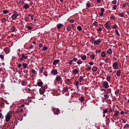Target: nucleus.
<instances>
[{"mask_svg": "<svg viewBox=\"0 0 129 129\" xmlns=\"http://www.w3.org/2000/svg\"><path fill=\"white\" fill-rule=\"evenodd\" d=\"M13 113V112L11 111H9L8 113L7 116H6V120L7 122L10 121L11 119V115H12V114Z\"/></svg>", "mask_w": 129, "mask_h": 129, "instance_id": "nucleus-1", "label": "nucleus"}, {"mask_svg": "<svg viewBox=\"0 0 129 129\" xmlns=\"http://www.w3.org/2000/svg\"><path fill=\"white\" fill-rule=\"evenodd\" d=\"M18 16H20V14L17 13V11H15L14 14L12 15V16H11V18L13 20H16V19H17Z\"/></svg>", "mask_w": 129, "mask_h": 129, "instance_id": "nucleus-2", "label": "nucleus"}, {"mask_svg": "<svg viewBox=\"0 0 129 129\" xmlns=\"http://www.w3.org/2000/svg\"><path fill=\"white\" fill-rule=\"evenodd\" d=\"M105 28H106V29H109L110 30L111 29L110 28V22L107 21L106 24H105Z\"/></svg>", "mask_w": 129, "mask_h": 129, "instance_id": "nucleus-3", "label": "nucleus"}, {"mask_svg": "<svg viewBox=\"0 0 129 129\" xmlns=\"http://www.w3.org/2000/svg\"><path fill=\"white\" fill-rule=\"evenodd\" d=\"M103 87L104 88L107 89L108 87H109V86L108 85V82H103L102 83Z\"/></svg>", "mask_w": 129, "mask_h": 129, "instance_id": "nucleus-4", "label": "nucleus"}, {"mask_svg": "<svg viewBox=\"0 0 129 129\" xmlns=\"http://www.w3.org/2000/svg\"><path fill=\"white\" fill-rule=\"evenodd\" d=\"M21 55L22 57L20 59L21 61H24V60H25V59H27V58H28V56H25V53H22Z\"/></svg>", "mask_w": 129, "mask_h": 129, "instance_id": "nucleus-5", "label": "nucleus"}, {"mask_svg": "<svg viewBox=\"0 0 129 129\" xmlns=\"http://www.w3.org/2000/svg\"><path fill=\"white\" fill-rule=\"evenodd\" d=\"M100 42H101V40H100V39H97V40H95L93 43L94 45L99 46Z\"/></svg>", "mask_w": 129, "mask_h": 129, "instance_id": "nucleus-6", "label": "nucleus"}, {"mask_svg": "<svg viewBox=\"0 0 129 129\" xmlns=\"http://www.w3.org/2000/svg\"><path fill=\"white\" fill-rule=\"evenodd\" d=\"M55 81H62V78L59 76H57L55 78Z\"/></svg>", "mask_w": 129, "mask_h": 129, "instance_id": "nucleus-7", "label": "nucleus"}, {"mask_svg": "<svg viewBox=\"0 0 129 129\" xmlns=\"http://www.w3.org/2000/svg\"><path fill=\"white\" fill-rule=\"evenodd\" d=\"M51 73L52 75H57V74H58V72L57 71V70H53Z\"/></svg>", "mask_w": 129, "mask_h": 129, "instance_id": "nucleus-8", "label": "nucleus"}, {"mask_svg": "<svg viewBox=\"0 0 129 129\" xmlns=\"http://www.w3.org/2000/svg\"><path fill=\"white\" fill-rule=\"evenodd\" d=\"M113 68L114 69H117V68H118V67L117 66V63L114 62L113 64Z\"/></svg>", "mask_w": 129, "mask_h": 129, "instance_id": "nucleus-9", "label": "nucleus"}, {"mask_svg": "<svg viewBox=\"0 0 129 129\" xmlns=\"http://www.w3.org/2000/svg\"><path fill=\"white\" fill-rule=\"evenodd\" d=\"M44 92H45V90L42 88L39 89L40 94H44Z\"/></svg>", "mask_w": 129, "mask_h": 129, "instance_id": "nucleus-10", "label": "nucleus"}, {"mask_svg": "<svg viewBox=\"0 0 129 129\" xmlns=\"http://www.w3.org/2000/svg\"><path fill=\"white\" fill-rule=\"evenodd\" d=\"M53 111L54 114H58V113H59V110H58L57 109H53Z\"/></svg>", "mask_w": 129, "mask_h": 129, "instance_id": "nucleus-11", "label": "nucleus"}, {"mask_svg": "<svg viewBox=\"0 0 129 129\" xmlns=\"http://www.w3.org/2000/svg\"><path fill=\"white\" fill-rule=\"evenodd\" d=\"M65 83H66L67 84H71V80H70V79H67L65 81Z\"/></svg>", "mask_w": 129, "mask_h": 129, "instance_id": "nucleus-12", "label": "nucleus"}, {"mask_svg": "<svg viewBox=\"0 0 129 129\" xmlns=\"http://www.w3.org/2000/svg\"><path fill=\"white\" fill-rule=\"evenodd\" d=\"M23 8L24 9H29V8H30V6H29V5L25 4L24 6H23Z\"/></svg>", "mask_w": 129, "mask_h": 129, "instance_id": "nucleus-13", "label": "nucleus"}, {"mask_svg": "<svg viewBox=\"0 0 129 129\" xmlns=\"http://www.w3.org/2000/svg\"><path fill=\"white\" fill-rule=\"evenodd\" d=\"M104 97L105 100H106V99H108V98H109V96H108V95H107V93L104 95Z\"/></svg>", "mask_w": 129, "mask_h": 129, "instance_id": "nucleus-14", "label": "nucleus"}, {"mask_svg": "<svg viewBox=\"0 0 129 129\" xmlns=\"http://www.w3.org/2000/svg\"><path fill=\"white\" fill-rule=\"evenodd\" d=\"M58 63H59V60L55 59L54 60L52 64L53 65H56V64H58Z\"/></svg>", "mask_w": 129, "mask_h": 129, "instance_id": "nucleus-15", "label": "nucleus"}, {"mask_svg": "<svg viewBox=\"0 0 129 129\" xmlns=\"http://www.w3.org/2000/svg\"><path fill=\"white\" fill-rule=\"evenodd\" d=\"M107 54H108L109 55H111V54H112V50H111V49H109L107 51Z\"/></svg>", "mask_w": 129, "mask_h": 129, "instance_id": "nucleus-16", "label": "nucleus"}, {"mask_svg": "<svg viewBox=\"0 0 129 129\" xmlns=\"http://www.w3.org/2000/svg\"><path fill=\"white\" fill-rule=\"evenodd\" d=\"M83 79H84V76H80L79 78V81H80V82H82V81H83Z\"/></svg>", "mask_w": 129, "mask_h": 129, "instance_id": "nucleus-17", "label": "nucleus"}, {"mask_svg": "<svg viewBox=\"0 0 129 129\" xmlns=\"http://www.w3.org/2000/svg\"><path fill=\"white\" fill-rule=\"evenodd\" d=\"M63 26V24H58L57 25V28L58 29V30H60V28H61V27H62Z\"/></svg>", "mask_w": 129, "mask_h": 129, "instance_id": "nucleus-18", "label": "nucleus"}, {"mask_svg": "<svg viewBox=\"0 0 129 129\" xmlns=\"http://www.w3.org/2000/svg\"><path fill=\"white\" fill-rule=\"evenodd\" d=\"M118 114H119V111H116L115 112V113H114V116H115V117H116V116H118Z\"/></svg>", "mask_w": 129, "mask_h": 129, "instance_id": "nucleus-19", "label": "nucleus"}, {"mask_svg": "<svg viewBox=\"0 0 129 129\" xmlns=\"http://www.w3.org/2000/svg\"><path fill=\"white\" fill-rule=\"evenodd\" d=\"M22 66H23V68H25V69H26V68H27V67H28V64L23 63L22 64Z\"/></svg>", "mask_w": 129, "mask_h": 129, "instance_id": "nucleus-20", "label": "nucleus"}, {"mask_svg": "<svg viewBox=\"0 0 129 129\" xmlns=\"http://www.w3.org/2000/svg\"><path fill=\"white\" fill-rule=\"evenodd\" d=\"M119 122H122L123 123H125V122H126V121H125V120H124V119H121L119 120Z\"/></svg>", "mask_w": 129, "mask_h": 129, "instance_id": "nucleus-21", "label": "nucleus"}, {"mask_svg": "<svg viewBox=\"0 0 129 129\" xmlns=\"http://www.w3.org/2000/svg\"><path fill=\"white\" fill-rule=\"evenodd\" d=\"M111 28H112V29H117V25H112L111 26Z\"/></svg>", "mask_w": 129, "mask_h": 129, "instance_id": "nucleus-22", "label": "nucleus"}, {"mask_svg": "<svg viewBox=\"0 0 129 129\" xmlns=\"http://www.w3.org/2000/svg\"><path fill=\"white\" fill-rule=\"evenodd\" d=\"M63 91L64 92H67V91H68V87H64V88H63Z\"/></svg>", "mask_w": 129, "mask_h": 129, "instance_id": "nucleus-23", "label": "nucleus"}, {"mask_svg": "<svg viewBox=\"0 0 129 129\" xmlns=\"http://www.w3.org/2000/svg\"><path fill=\"white\" fill-rule=\"evenodd\" d=\"M128 5V3H125L124 4H122V8H125V7H126V6H127Z\"/></svg>", "mask_w": 129, "mask_h": 129, "instance_id": "nucleus-24", "label": "nucleus"}, {"mask_svg": "<svg viewBox=\"0 0 129 129\" xmlns=\"http://www.w3.org/2000/svg\"><path fill=\"white\" fill-rule=\"evenodd\" d=\"M74 85H76V86H78V84H79V82H77L75 81L74 83Z\"/></svg>", "mask_w": 129, "mask_h": 129, "instance_id": "nucleus-25", "label": "nucleus"}, {"mask_svg": "<svg viewBox=\"0 0 129 129\" xmlns=\"http://www.w3.org/2000/svg\"><path fill=\"white\" fill-rule=\"evenodd\" d=\"M101 57H105V52L103 51V52L101 53Z\"/></svg>", "mask_w": 129, "mask_h": 129, "instance_id": "nucleus-26", "label": "nucleus"}, {"mask_svg": "<svg viewBox=\"0 0 129 129\" xmlns=\"http://www.w3.org/2000/svg\"><path fill=\"white\" fill-rule=\"evenodd\" d=\"M43 71H44V68L42 67L40 69L39 73H43Z\"/></svg>", "mask_w": 129, "mask_h": 129, "instance_id": "nucleus-27", "label": "nucleus"}, {"mask_svg": "<svg viewBox=\"0 0 129 129\" xmlns=\"http://www.w3.org/2000/svg\"><path fill=\"white\" fill-rule=\"evenodd\" d=\"M73 73L75 74H77V73H78V70L77 69H75L73 70Z\"/></svg>", "mask_w": 129, "mask_h": 129, "instance_id": "nucleus-28", "label": "nucleus"}, {"mask_svg": "<svg viewBox=\"0 0 129 129\" xmlns=\"http://www.w3.org/2000/svg\"><path fill=\"white\" fill-rule=\"evenodd\" d=\"M81 59H82V60H86V55L82 56Z\"/></svg>", "mask_w": 129, "mask_h": 129, "instance_id": "nucleus-29", "label": "nucleus"}, {"mask_svg": "<svg viewBox=\"0 0 129 129\" xmlns=\"http://www.w3.org/2000/svg\"><path fill=\"white\" fill-rule=\"evenodd\" d=\"M38 86H42L43 85V82H39L37 83Z\"/></svg>", "mask_w": 129, "mask_h": 129, "instance_id": "nucleus-30", "label": "nucleus"}, {"mask_svg": "<svg viewBox=\"0 0 129 129\" xmlns=\"http://www.w3.org/2000/svg\"><path fill=\"white\" fill-rule=\"evenodd\" d=\"M77 29L78 30V31H82V27H81V26H78L77 27Z\"/></svg>", "mask_w": 129, "mask_h": 129, "instance_id": "nucleus-31", "label": "nucleus"}, {"mask_svg": "<svg viewBox=\"0 0 129 129\" xmlns=\"http://www.w3.org/2000/svg\"><path fill=\"white\" fill-rule=\"evenodd\" d=\"M117 76H119L120 75V70H118L116 73Z\"/></svg>", "mask_w": 129, "mask_h": 129, "instance_id": "nucleus-32", "label": "nucleus"}, {"mask_svg": "<svg viewBox=\"0 0 129 129\" xmlns=\"http://www.w3.org/2000/svg\"><path fill=\"white\" fill-rule=\"evenodd\" d=\"M106 92H107V94H108V93H110V92H111V89H107Z\"/></svg>", "mask_w": 129, "mask_h": 129, "instance_id": "nucleus-33", "label": "nucleus"}, {"mask_svg": "<svg viewBox=\"0 0 129 129\" xmlns=\"http://www.w3.org/2000/svg\"><path fill=\"white\" fill-rule=\"evenodd\" d=\"M97 70V67H94L92 69V71H93L94 72H95V71H96Z\"/></svg>", "mask_w": 129, "mask_h": 129, "instance_id": "nucleus-34", "label": "nucleus"}, {"mask_svg": "<svg viewBox=\"0 0 129 129\" xmlns=\"http://www.w3.org/2000/svg\"><path fill=\"white\" fill-rule=\"evenodd\" d=\"M110 79H111L110 76L107 77V78H106L107 81H108V82L110 81Z\"/></svg>", "mask_w": 129, "mask_h": 129, "instance_id": "nucleus-35", "label": "nucleus"}, {"mask_svg": "<svg viewBox=\"0 0 129 129\" xmlns=\"http://www.w3.org/2000/svg\"><path fill=\"white\" fill-rule=\"evenodd\" d=\"M110 20H115V17L113 16H111L110 17Z\"/></svg>", "mask_w": 129, "mask_h": 129, "instance_id": "nucleus-36", "label": "nucleus"}, {"mask_svg": "<svg viewBox=\"0 0 129 129\" xmlns=\"http://www.w3.org/2000/svg\"><path fill=\"white\" fill-rule=\"evenodd\" d=\"M102 31V29L101 28H99L98 29H97V32H98L99 33H100Z\"/></svg>", "mask_w": 129, "mask_h": 129, "instance_id": "nucleus-37", "label": "nucleus"}, {"mask_svg": "<svg viewBox=\"0 0 129 129\" xmlns=\"http://www.w3.org/2000/svg\"><path fill=\"white\" fill-rule=\"evenodd\" d=\"M115 34H116V35H117V36H120L119 33H118V31H117V30H115Z\"/></svg>", "mask_w": 129, "mask_h": 129, "instance_id": "nucleus-38", "label": "nucleus"}, {"mask_svg": "<svg viewBox=\"0 0 129 129\" xmlns=\"http://www.w3.org/2000/svg\"><path fill=\"white\" fill-rule=\"evenodd\" d=\"M23 108L20 107L19 110H18V112H23Z\"/></svg>", "mask_w": 129, "mask_h": 129, "instance_id": "nucleus-39", "label": "nucleus"}, {"mask_svg": "<svg viewBox=\"0 0 129 129\" xmlns=\"http://www.w3.org/2000/svg\"><path fill=\"white\" fill-rule=\"evenodd\" d=\"M77 64L80 65V64H82V61L81 60H79L77 61Z\"/></svg>", "mask_w": 129, "mask_h": 129, "instance_id": "nucleus-40", "label": "nucleus"}, {"mask_svg": "<svg viewBox=\"0 0 129 129\" xmlns=\"http://www.w3.org/2000/svg\"><path fill=\"white\" fill-rule=\"evenodd\" d=\"M116 3H117V1H116V0H114L112 2L113 5H116Z\"/></svg>", "mask_w": 129, "mask_h": 129, "instance_id": "nucleus-41", "label": "nucleus"}, {"mask_svg": "<svg viewBox=\"0 0 129 129\" xmlns=\"http://www.w3.org/2000/svg\"><path fill=\"white\" fill-rule=\"evenodd\" d=\"M117 8V5H113V9L114 10H116V9Z\"/></svg>", "mask_w": 129, "mask_h": 129, "instance_id": "nucleus-42", "label": "nucleus"}, {"mask_svg": "<svg viewBox=\"0 0 129 129\" xmlns=\"http://www.w3.org/2000/svg\"><path fill=\"white\" fill-rule=\"evenodd\" d=\"M124 14L123 13H120L119 16V17H120L121 18H123V16H124Z\"/></svg>", "mask_w": 129, "mask_h": 129, "instance_id": "nucleus-43", "label": "nucleus"}, {"mask_svg": "<svg viewBox=\"0 0 129 129\" xmlns=\"http://www.w3.org/2000/svg\"><path fill=\"white\" fill-rule=\"evenodd\" d=\"M80 101H84V98L83 97H81L80 98Z\"/></svg>", "mask_w": 129, "mask_h": 129, "instance_id": "nucleus-44", "label": "nucleus"}, {"mask_svg": "<svg viewBox=\"0 0 129 129\" xmlns=\"http://www.w3.org/2000/svg\"><path fill=\"white\" fill-rule=\"evenodd\" d=\"M43 51H46V50H48V47H47L46 46H44L43 47Z\"/></svg>", "mask_w": 129, "mask_h": 129, "instance_id": "nucleus-45", "label": "nucleus"}, {"mask_svg": "<svg viewBox=\"0 0 129 129\" xmlns=\"http://www.w3.org/2000/svg\"><path fill=\"white\" fill-rule=\"evenodd\" d=\"M31 72H32V73H33V74H35L37 72H36V71L35 70L32 69L31 70Z\"/></svg>", "mask_w": 129, "mask_h": 129, "instance_id": "nucleus-46", "label": "nucleus"}, {"mask_svg": "<svg viewBox=\"0 0 129 129\" xmlns=\"http://www.w3.org/2000/svg\"><path fill=\"white\" fill-rule=\"evenodd\" d=\"M128 128V129H129V124H126L124 126V128Z\"/></svg>", "mask_w": 129, "mask_h": 129, "instance_id": "nucleus-47", "label": "nucleus"}, {"mask_svg": "<svg viewBox=\"0 0 129 129\" xmlns=\"http://www.w3.org/2000/svg\"><path fill=\"white\" fill-rule=\"evenodd\" d=\"M67 31H71V27L68 26L67 29Z\"/></svg>", "mask_w": 129, "mask_h": 129, "instance_id": "nucleus-48", "label": "nucleus"}, {"mask_svg": "<svg viewBox=\"0 0 129 129\" xmlns=\"http://www.w3.org/2000/svg\"><path fill=\"white\" fill-rule=\"evenodd\" d=\"M107 109H105L104 110H103V113H107Z\"/></svg>", "mask_w": 129, "mask_h": 129, "instance_id": "nucleus-49", "label": "nucleus"}, {"mask_svg": "<svg viewBox=\"0 0 129 129\" xmlns=\"http://www.w3.org/2000/svg\"><path fill=\"white\" fill-rule=\"evenodd\" d=\"M101 52V49H98L96 50V53H100Z\"/></svg>", "mask_w": 129, "mask_h": 129, "instance_id": "nucleus-50", "label": "nucleus"}, {"mask_svg": "<svg viewBox=\"0 0 129 129\" xmlns=\"http://www.w3.org/2000/svg\"><path fill=\"white\" fill-rule=\"evenodd\" d=\"M108 60H109V58H106L105 60V63H108Z\"/></svg>", "mask_w": 129, "mask_h": 129, "instance_id": "nucleus-51", "label": "nucleus"}, {"mask_svg": "<svg viewBox=\"0 0 129 129\" xmlns=\"http://www.w3.org/2000/svg\"><path fill=\"white\" fill-rule=\"evenodd\" d=\"M27 28L28 30H32L33 29V28L30 26H27Z\"/></svg>", "mask_w": 129, "mask_h": 129, "instance_id": "nucleus-52", "label": "nucleus"}, {"mask_svg": "<svg viewBox=\"0 0 129 129\" xmlns=\"http://www.w3.org/2000/svg\"><path fill=\"white\" fill-rule=\"evenodd\" d=\"M8 13H9L8 10H4L3 11V13H4V14H8Z\"/></svg>", "mask_w": 129, "mask_h": 129, "instance_id": "nucleus-53", "label": "nucleus"}, {"mask_svg": "<svg viewBox=\"0 0 129 129\" xmlns=\"http://www.w3.org/2000/svg\"><path fill=\"white\" fill-rule=\"evenodd\" d=\"M23 4H24V1H20L19 2V4H20V5H23Z\"/></svg>", "mask_w": 129, "mask_h": 129, "instance_id": "nucleus-54", "label": "nucleus"}, {"mask_svg": "<svg viewBox=\"0 0 129 129\" xmlns=\"http://www.w3.org/2000/svg\"><path fill=\"white\" fill-rule=\"evenodd\" d=\"M43 74L45 76H48V73L47 72L43 73Z\"/></svg>", "mask_w": 129, "mask_h": 129, "instance_id": "nucleus-55", "label": "nucleus"}, {"mask_svg": "<svg viewBox=\"0 0 129 129\" xmlns=\"http://www.w3.org/2000/svg\"><path fill=\"white\" fill-rule=\"evenodd\" d=\"M42 88L44 90H46L47 87V86H44L43 87H42Z\"/></svg>", "mask_w": 129, "mask_h": 129, "instance_id": "nucleus-56", "label": "nucleus"}, {"mask_svg": "<svg viewBox=\"0 0 129 129\" xmlns=\"http://www.w3.org/2000/svg\"><path fill=\"white\" fill-rule=\"evenodd\" d=\"M73 62V60H71L69 62V64H70V65H72V62Z\"/></svg>", "mask_w": 129, "mask_h": 129, "instance_id": "nucleus-57", "label": "nucleus"}, {"mask_svg": "<svg viewBox=\"0 0 129 129\" xmlns=\"http://www.w3.org/2000/svg\"><path fill=\"white\" fill-rule=\"evenodd\" d=\"M6 53H10V49L9 48H7L6 49Z\"/></svg>", "mask_w": 129, "mask_h": 129, "instance_id": "nucleus-58", "label": "nucleus"}, {"mask_svg": "<svg viewBox=\"0 0 129 129\" xmlns=\"http://www.w3.org/2000/svg\"><path fill=\"white\" fill-rule=\"evenodd\" d=\"M87 70L88 71H89L90 70H91V67H89L87 69Z\"/></svg>", "mask_w": 129, "mask_h": 129, "instance_id": "nucleus-59", "label": "nucleus"}, {"mask_svg": "<svg viewBox=\"0 0 129 129\" xmlns=\"http://www.w3.org/2000/svg\"><path fill=\"white\" fill-rule=\"evenodd\" d=\"M86 7H87V8H90V7H91L90 4H86Z\"/></svg>", "mask_w": 129, "mask_h": 129, "instance_id": "nucleus-60", "label": "nucleus"}, {"mask_svg": "<svg viewBox=\"0 0 129 129\" xmlns=\"http://www.w3.org/2000/svg\"><path fill=\"white\" fill-rule=\"evenodd\" d=\"M39 48H42V47H43V44L40 43L39 44Z\"/></svg>", "mask_w": 129, "mask_h": 129, "instance_id": "nucleus-61", "label": "nucleus"}, {"mask_svg": "<svg viewBox=\"0 0 129 129\" xmlns=\"http://www.w3.org/2000/svg\"><path fill=\"white\" fill-rule=\"evenodd\" d=\"M73 61H74L75 62H76V61H77V58L76 57H74L73 59Z\"/></svg>", "mask_w": 129, "mask_h": 129, "instance_id": "nucleus-62", "label": "nucleus"}, {"mask_svg": "<svg viewBox=\"0 0 129 129\" xmlns=\"http://www.w3.org/2000/svg\"><path fill=\"white\" fill-rule=\"evenodd\" d=\"M91 59H94V58H95V56H94V55H91Z\"/></svg>", "mask_w": 129, "mask_h": 129, "instance_id": "nucleus-63", "label": "nucleus"}, {"mask_svg": "<svg viewBox=\"0 0 129 129\" xmlns=\"http://www.w3.org/2000/svg\"><path fill=\"white\" fill-rule=\"evenodd\" d=\"M101 13H104V8H101Z\"/></svg>", "mask_w": 129, "mask_h": 129, "instance_id": "nucleus-64", "label": "nucleus"}]
</instances>
